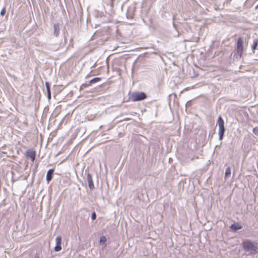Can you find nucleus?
Wrapping results in <instances>:
<instances>
[{"mask_svg": "<svg viewBox=\"0 0 258 258\" xmlns=\"http://www.w3.org/2000/svg\"><path fill=\"white\" fill-rule=\"evenodd\" d=\"M243 249L246 251H250L251 253H254L258 249V243L253 242L250 240H246L242 243Z\"/></svg>", "mask_w": 258, "mask_h": 258, "instance_id": "f257e3e1", "label": "nucleus"}, {"mask_svg": "<svg viewBox=\"0 0 258 258\" xmlns=\"http://www.w3.org/2000/svg\"><path fill=\"white\" fill-rule=\"evenodd\" d=\"M217 124H218L219 128V140H221L224 137L225 128L224 127V121L220 115L217 119Z\"/></svg>", "mask_w": 258, "mask_h": 258, "instance_id": "f03ea898", "label": "nucleus"}, {"mask_svg": "<svg viewBox=\"0 0 258 258\" xmlns=\"http://www.w3.org/2000/svg\"><path fill=\"white\" fill-rule=\"evenodd\" d=\"M147 95L144 92H135L132 94L131 99L133 101H139L145 99Z\"/></svg>", "mask_w": 258, "mask_h": 258, "instance_id": "7ed1b4c3", "label": "nucleus"}, {"mask_svg": "<svg viewBox=\"0 0 258 258\" xmlns=\"http://www.w3.org/2000/svg\"><path fill=\"white\" fill-rule=\"evenodd\" d=\"M243 43L242 38L239 37L237 41V53L240 56H241L243 50Z\"/></svg>", "mask_w": 258, "mask_h": 258, "instance_id": "20e7f679", "label": "nucleus"}, {"mask_svg": "<svg viewBox=\"0 0 258 258\" xmlns=\"http://www.w3.org/2000/svg\"><path fill=\"white\" fill-rule=\"evenodd\" d=\"M135 11V7L134 6H131L128 8L126 15L128 19H132L133 18L134 12Z\"/></svg>", "mask_w": 258, "mask_h": 258, "instance_id": "39448f33", "label": "nucleus"}, {"mask_svg": "<svg viewBox=\"0 0 258 258\" xmlns=\"http://www.w3.org/2000/svg\"><path fill=\"white\" fill-rule=\"evenodd\" d=\"M55 242H56V245L54 247V249L55 251H59L61 249V237L60 236H57L55 238Z\"/></svg>", "mask_w": 258, "mask_h": 258, "instance_id": "423d86ee", "label": "nucleus"}, {"mask_svg": "<svg viewBox=\"0 0 258 258\" xmlns=\"http://www.w3.org/2000/svg\"><path fill=\"white\" fill-rule=\"evenodd\" d=\"M26 156L30 158L32 162H34L36 157V152L35 151L28 150L26 152Z\"/></svg>", "mask_w": 258, "mask_h": 258, "instance_id": "0eeeda50", "label": "nucleus"}, {"mask_svg": "<svg viewBox=\"0 0 258 258\" xmlns=\"http://www.w3.org/2000/svg\"><path fill=\"white\" fill-rule=\"evenodd\" d=\"M60 25L58 23H54L53 24V35L57 37L60 32Z\"/></svg>", "mask_w": 258, "mask_h": 258, "instance_id": "6e6552de", "label": "nucleus"}, {"mask_svg": "<svg viewBox=\"0 0 258 258\" xmlns=\"http://www.w3.org/2000/svg\"><path fill=\"white\" fill-rule=\"evenodd\" d=\"M87 180L88 182V185L90 189H93L95 188L93 183L92 175L90 173L87 174Z\"/></svg>", "mask_w": 258, "mask_h": 258, "instance_id": "1a4fd4ad", "label": "nucleus"}, {"mask_svg": "<svg viewBox=\"0 0 258 258\" xmlns=\"http://www.w3.org/2000/svg\"><path fill=\"white\" fill-rule=\"evenodd\" d=\"M54 172V169H50L47 171V174H46V181L48 183H49L52 178V175Z\"/></svg>", "mask_w": 258, "mask_h": 258, "instance_id": "9d476101", "label": "nucleus"}, {"mask_svg": "<svg viewBox=\"0 0 258 258\" xmlns=\"http://www.w3.org/2000/svg\"><path fill=\"white\" fill-rule=\"evenodd\" d=\"M107 241V239L105 236H102L100 238L99 242L100 244L102 245H103V248L105 247L106 246V242Z\"/></svg>", "mask_w": 258, "mask_h": 258, "instance_id": "9b49d317", "label": "nucleus"}, {"mask_svg": "<svg viewBox=\"0 0 258 258\" xmlns=\"http://www.w3.org/2000/svg\"><path fill=\"white\" fill-rule=\"evenodd\" d=\"M242 228V227L239 224L235 223L232 224L230 226V228L235 231H236L237 230L240 229Z\"/></svg>", "mask_w": 258, "mask_h": 258, "instance_id": "f8f14e48", "label": "nucleus"}, {"mask_svg": "<svg viewBox=\"0 0 258 258\" xmlns=\"http://www.w3.org/2000/svg\"><path fill=\"white\" fill-rule=\"evenodd\" d=\"M231 175V168L230 167H227L225 173V179L229 178Z\"/></svg>", "mask_w": 258, "mask_h": 258, "instance_id": "ddd939ff", "label": "nucleus"}, {"mask_svg": "<svg viewBox=\"0 0 258 258\" xmlns=\"http://www.w3.org/2000/svg\"><path fill=\"white\" fill-rule=\"evenodd\" d=\"M104 14L103 12H100L99 11H95L94 12V15L96 17H102L104 16Z\"/></svg>", "mask_w": 258, "mask_h": 258, "instance_id": "4468645a", "label": "nucleus"}, {"mask_svg": "<svg viewBox=\"0 0 258 258\" xmlns=\"http://www.w3.org/2000/svg\"><path fill=\"white\" fill-rule=\"evenodd\" d=\"M59 44H54V45H51L50 47H49V49H51L53 51H55V50H57L59 49Z\"/></svg>", "mask_w": 258, "mask_h": 258, "instance_id": "2eb2a0df", "label": "nucleus"}, {"mask_svg": "<svg viewBox=\"0 0 258 258\" xmlns=\"http://www.w3.org/2000/svg\"><path fill=\"white\" fill-rule=\"evenodd\" d=\"M101 80V78H99V77H95L93 79H92L90 81V83L92 84H94V83H96L98 82H99V81Z\"/></svg>", "mask_w": 258, "mask_h": 258, "instance_id": "dca6fc26", "label": "nucleus"}, {"mask_svg": "<svg viewBox=\"0 0 258 258\" xmlns=\"http://www.w3.org/2000/svg\"><path fill=\"white\" fill-rule=\"evenodd\" d=\"M258 45V40L257 39H254L253 41V45L252 46V49L254 51Z\"/></svg>", "mask_w": 258, "mask_h": 258, "instance_id": "f3484780", "label": "nucleus"}, {"mask_svg": "<svg viewBox=\"0 0 258 258\" xmlns=\"http://www.w3.org/2000/svg\"><path fill=\"white\" fill-rule=\"evenodd\" d=\"M45 86H46L47 91H50V86L48 82H45Z\"/></svg>", "mask_w": 258, "mask_h": 258, "instance_id": "a211bd4d", "label": "nucleus"}, {"mask_svg": "<svg viewBox=\"0 0 258 258\" xmlns=\"http://www.w3.org/2000/svg\"><path fill=\"white\" fill-rule=\"evenodd\" d=\"M252 132L255 135H258V127H255L252 130Z\"/></svg>", "mask_w": 258, "mask_h": 258, "instance_id": "6ab92c4d", "label": "nucleus"}, {"mask_svg": "<svg viewBox=\"0 0 258 258\" xmlns=\"http://www.w3.org/2000/svg\"><path fill=\"white\" fill-rule=\"evenodd\" d=\"M91 218L92 220H95L96 219V214L95 212L92 213Z\"/></svg>", "mask_w": 258, "mask_h": 258, "instance_id": "aec40b11", "label": "nucleus"}, {"mask_svg": "<svg viewBox=\"0 0 258 258\" xmlns=\"http://www.w3.org/2000/svg\"><path fill=\"white\" fill-rule=\"evenodd\" d=\"M5 13H6V8H4L2 10V11H1L0 15H1V16H4V15H5Z\"/></svg>", "mask_w": 258, "mask_h": 258, "instance_id": "412c9836", "label": "nucleus"}, {"mask_svg": "<svg viewBox=\"0 0 258 258\" xmlns=\"http://www.w3.org/2000/svg\"><path fill=\"white\" fill-rule=\"evenodd\" d=\"M47 97L48 99H50L51 98V91H47Z\"/></svg>", "mask_w": 258, "mask_h": 258, "instance_id": "4be33fe9", "label": "nucleus"}, {"mask_svg": "<svg viewBox=\"0 0 258 258\" xmlns=\"http://www.w3.org/2000/svg\"><path fill=\"white\" fill-rule=\"evenodd\" d=\"M34 258H39V255L38 253H36L35 254Z\"/></svg>", "mask_w": 258, "mask_h": 258, "instance_id": "5701e85b", "label": "nucleus"}, {"mask_svg": "<svg viewBox=\"0 0 258 258\" xmlns=\"http://www.w3.org/2000/svg\"><path fill=\"white\" fill-rule=\"evenodd\" d=\"M258 8V5L256 6V8Z\"/></svg>", "mask_w": 258, "mask_h": 258, "instance_id": "b1692460", "label": "nucleus"}]
</instances>
